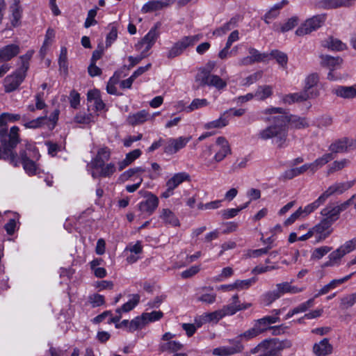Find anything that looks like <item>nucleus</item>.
Wrapping results in <instances>:
<instances>
[{
  "label": "nucleus",
  "instance_id": "f8f14e48",
  "mask_svg": "<svg viewBox=\"0 0 356 356\" xmlns=\"http://www.w3.org/2000/svg\"><path fill=\"white\" fill-rule=\"evenodd\" d=\"M312 235L317 242L326 239L332 232L331 221L321 220L317 225L310 228Z\"/></svg>",
  "mask_w": 356,
  "mask_h": 356
},
{
  "label": "nucleus",
  "instance_id": "cd10ccee",
  "mask_svg": "<svg viewBox=\"0 0 356 356\" xmlns=\"http://www.w3.org/2000/svg\"><path fill=\"white\" fill-rule=\"evenodd\" d=\"M125 251L129 252V254L127 257V261L131 264L140 258V255L143 252V247L140 242L137 241L135 244L127 246Z\"/></svg>",
  "mask_w": 356,
  "mask_h": 356
},
{
  "label": "nucleus",
  "instance_id": "bb28decb",
  "mask_svg": "<svg viewBox=\"0 0 356 356\" xmlns=\"http://www.w3.org/2000/svg\"><path fill=\"white\" fill-rule=\"evenodd\" d=\"M10 11L11 13L10 23L12 26L14 27L19 26L22 14L20 0H12V4L10 6Z\"/></svg>",
  "mask_w": 356,
  "mask_h": 356
},
{
  "label": "nucleus",
  "instance_id": "49530a36",
  "mask_svg": "<svg viewBox=\"0 0 356 356\" xmlns=\"http://www.w3.org/2000/svg\"><path fill=\"white\" fill-rule=\"evenodd\" d=\"M67 50L65 47H61L60 56L58 58V65L60 70L64 74H67L68 72V63H67Z\"/></svg>",
  "mask_w": 356,
  "mask_h": 356
},
{
  "label": "nucleus",
  "instance_id": "f257e3e1",
  "mask_svg": "<svg viewBox=\"0 0 356 356\" xmlns=\"http://www.w3.org/2000/svg\"><path fill=\"white\" fill-rule=\"evenodd\" d=\"M111 156L110 149L107 147H101L98 149L96 156L88 164V170L90 171L93 178L99 177H108L115 171L114 163L105 164Z\"/></svg>",
  "mask_w": 356,
  "mask_h": 356
},
{
  "label": "nucleus",
  "instance_id": "72a5a7b5",
  "mask_svg": "<svg viewBox=\"0 0 356 356\" xmlns=\"http://www.w3.org/2000/svg\"><path fill=\"white\" fill-rule=\"evenodd\" d=\"M183 348L184 345L178 341L161 342L159 344V349L162 352L175 353L181 350Z\"/></svg>",
  "mask_w": 356,
  "mask_h": 356
},
{
  "label": "nucleus",
  "instance_id": "1a4fd4ad",
  "mask_svg": "<svg viewBox=\"0 0 356 356\" xmlns=\"http://www.w3.org/2000/svg\"><path fill=\"white\" fill-rule=\"evenodd\" d=\"M139 193L144 197L145 200L141 201L138 204V209L142 214L149 216L157 209L159 204V200L151 192L140 191Z\"/></svg>",
  "mask_w": 356,
  "mask_h": 356
},
{
  "label": "nucleus",
  "instance_id": "7ed1b4c3",
  "mask_svg": "<svg viewBox=\"0 0 356 356\" xmlns=\"http://www.w3.org/2000/svg\"><path fill=\"white\" fill-rule=\"evenodd\" d=\"M215 154L211 159L207 160V156L211 154V147H208L207 152H204L201 156L206 161L207 166H211L213 163H219L231 154V147L228 140L223 136H219L215 142Z\"/></svg>",
  "mask_w": 356,
  "mask_h": 356
},
{
  "label": "nucleus",
  "instance_id": "4be33fe9",
  "mask_svg": "<svg viewBox=\"0 0 356 356\" xmlns=\"http://www.w3.org/2000/svg\"><path fill=\"white\" fill-rule=\"evenodd\" d=\"M356 147V140L344 138L332 143L330 149L334 152H343Z\"/></svg>",
  "mask_w": 356,
  "mask_h": 356
},
{
  "label": "nucleus",
  "instance_id": "603ef678",
  "mask_svg": "<svg viewBox=\"0 0 356 356\" xmlns=\"http://www.w3.org/2000/svg\"><path fill=\"white\" fill-rule=\"evenodd\" d=\"M20 115L3 113L0 115V127L6 126L8 122H15L20 120Z\"/></svg>",
  "mask_w": 356,
  "mask_h": 356
},
{
  "label": "nucleus",
  "instance_id": "4468645a",
  "mask_svg": "<svg viewBox=\"0 0 356 356\" xmlns=\"http://www.w3.org/2000/svg\"><path fill=\"white\" fill-rule=\"evenodd\" d=\"M191 140V136H180L177 138H170L167 140L164 151L168 154H173L183 149Z\"/></svg>",
  "mask_w": 356,
  "mask_h": 356
},
{
  "label": "nucleus",
  "instance_id": "f704fd0d",
  "mask_svg": "<svg viewBox=\"0 0 356 356\" xmlns=\"http://www.w3.org/2000/svg\"><path fill=\"white\" fill-rule=\"evenodd\" d=\"M261 333H262L261 329L259 328V327H257V325L254 323V326L252 328H250V329L245 331L244 332L240 334L234 339L235 340H239V341L241 343L243 341H250V340L257 337Z\"/></svg>",
  "mask_w": 356,
  "mask_h": 356
},
{
  "label": "nucleus",
  "instance_id": "c756f323",
  "mask_svg": "<svg viewBox=\"0 0 356 356\" xmlns=\"http://www.w3.org/2000/svg\"><path fill=\"white\" fill-rule=\"evenodd\" d=\"M322 45L332 51H343L347 48V46L345 43L342 42L340 40L333 38L329 37L323 41Z\"/></svg>",
  "mask_w": 356,
  "mask_h": 356
},
{
  "label": "nucleus",
  "instance_id": "9b49d317",
  "mask_svg": "<svg viewBox=\"0 0 356 356\" xmlns=\"http://www.w3.org/2000/svg\"><path fill=\"white\" fill-rule=\"evenodd\" d=\"M160 27V24L156 23L149 32L144 36V38L136 44V49L141 51L143 54H146L154 44L159 33L158 29Z\"/></svg>",
  "mask_w": 356,
  "mask_h": 356
},
{
  "label": "nucleus",
  "instance_id": "a19ab883",
  "mask_svg": "<svg viewBox=\"0 0 356 356\" xmlns=\"http://www.w3.org/2000/svg\"><path fill=\"white\" fill-rule=\"evenodd\" d=\"M140 296L138 294L132 295L131 299L124 303L120 308L116 309L117 314H122V312H128L132 310L139 302Z\"/></svg>",
  "mask_w": 356,
  "mask_h": 356
},
{
  "label": "nucleus",
  "instance_id": "774afa93",
  "mask_svg": "<svg viewBox=\"0 0 356 356\" xmlns=\"http://www.w3.org/2000/svg\"><path fill=\"white\" fill-rule=\"evenodd\" d=\"M197 301L206 303L208 305L213 304L216 300V294L214 293H202L197 298Z\"/></svg>",
  "mask_w": 356,
  "mask_h": 356
},
{
  "label": "nucleus",
  "instance_id": "f03ea898",
  "mask_svg": "<svg viewBox=\"0 0 356 356\" xmlns=\"http://www.w3.org/2000/svg\"><path fill=\"white\" fill-rule=\"evenodd\" d=\"M33 53V50H29L24 55L19 58L21 63L20 67L14 73L7 76L4 79L6 89H17L22 83L29 68V61Z\"/></svg>",
  "mask_w": 356,
  "mask_h": 356
},
{
  "label": "nucleus",
  "instance_id": "338daca9",
  "mask_svg": "<svg viewBox=\"0 0 356 356\" xmlns=\"http://www.w3.org/2000/svg\"><path fill=\"white\" fill-rule=\"evenodd\" d=\"M208 104L209 102L206 99H195L186 109L187 112H191L195 109L206 106Z\"/></svg>",
  "mask_w": 356,
  "mask_h": 356
},
{
  "label": "nucleus",
  "instance_id": "a18cd8bd",
  "mask_svg": "<svg viewBox=\"0 0 356 356\" xmlns=\"http://www.w3.org/2000/svg\"><path fill=\"white\" fill-rule=\"evenodd\" d=\"M256 282V279L254 277L247 280H236L234 282L235 291H242L248 289L252 284Z\"/></svg>",
  "mask_w": 356,
  "mask_h": 356
},
{
  "label": "nucleus",
  "instance_id": "052dcab7",
  "mask_svg": "<svg viewBox=\"0 0 356 356\" xmlns=\"http://www.w3.org/2000/svg\"><path fill=\"white\" fill-rule=\"evenodd\" d=\"M146 324L159 321L163 316V313L161 311H153L152 312H145L143 314Z\"/></svg>",
  "mask_w": 356,
  "mask_h": 356
},
{
  "label": "nucleus",
  "instance_id": "c9c22d12",
  "mask_svg": "<svg viewBox=\"0 0 356 356\" xmlns=\"http://www.w3.org/2000/svg\"><path fill=\"white\" fill-rule=\"evenodd\" d=\"M287 3V0H282V1L275 4L264 15L265 22L269 24L273 19H275L279 15L280 10L282 9Z\"/></svg>",
  "mask_w": 356,
  "mask_h": 356
},
{
  "label": "nucleus",
  "instance_id": "13d9d810",
  "mask_svg": "<svg viewBox=\"0 0 356 356\" xmlns=\"http://www.w3.org/2000/svg\"><path fill=\"white\" fill-rule=\"evenodd\" d=\"M146 323L145 321V318L143 317V314L134 318L132 321L129 323V330L130 331H135L138 329H142L146 325Z\"/></svg>",
  "mask_w": 356,
  "mask_h": 356
},
{
  "label": "nucleus",
  "instance_id": "a211bd4d",
  "mask_svg": "<svg viewBox=\"0 0 356 356\" xmlns=\"http://www.w3.org/2000/svg\"><path fill=\"white\" fill-rule=\"evenodd\" d=\"M249 56L241 58L239 60L238 64L240 65H249L256 62H261L265 60L268 57V54L265 53H260L257 49L254 48L248 49Z\"/></svg>",
  "mask_w": 356,
  "mask_h": 356
},
{
  "label": "nucleus",
  "instance_id": "6ab92c4d",
  "mask_svg": "<svg viewBox=\"0 0 356 356\" xmlns=\"http://www.w3.org/2000/svg\"><path fill=\"white\" fill-rule=\"evenodd\" d=\"M150 119L151 114L146 110H141L134 113H130L127 118V122L131 126H137L149 121Z\"/></svg>",
  "mask_w": 356,
  "mask_h": 356
},
{
  "label": "nucleus",
  "instance_id": "a878e982",
  "mask_svg": "<svg viewBox=\"0 0 356 356\" xmlns=\"http://www.w3.org/2000/svg\"><path fill=\"white\" fill-rule=\"evenodd\" d=\"M170 4V0H151L145 3L142 8L141 12L143 13H147L163 9L169 6Z\"/></svg>",
  "mask_w": 356,
  "mask_h": 356
},
{
  "label": "nucleus",
  "instance_id": "9d476101",
  "mask_svg": "<svg viewBox=\"0 0 356 356\" xmlns=\"http://www.w3.org/2000/svg\"><path fill=\"white\" fill-rule=\"evenodd\" d=\"M201 38L200 35L185 36L182 38L169 50L168 57L172 58L181 54L187 47L194 45V44L199 41Z\"/></svg>",
  "mask_w": 356,
  "mask_h": 356
},
{
  "label": "nucleus",
  "instance_id": "e433bc0d",
  "mask_svg": "<svg viewBox=\"0 0 356 356\" xmlns=\"http://www.w3.org/2000/svg\"><path fill=\"white\" fill-rule=\"evenodd\" d=\"M333 159L334 157L331 153L323 154L322 156L316 159L314 162L310 163L311 172L314 174Z\"/></svg>",
  "mask_w": 356,
  "mask_h": 356
},
{
  "label": "nucleus",
  "instance_id": "e2e57ef3",
  "mask_svg": "<svg viewBox=\"0 0 356 356\" xmlns=\"http://www.w3.org/2000/svg\"><path fill=\"white\" fill-rule=\"evenodd\" d=\"M280 297L277 289L275 288V290L268 291L263 295V301L266 305H269Z\"/></svg>",
  "mask_w": 356,
  "mask_h": 356
},
{
  "label": "nucleus",
  "instance_id": "393cba45",
  "mask_svg": "<svg viewBox=\"0 0 356 356\" xmlns=\"http://www.w3.org/2000/svg\"><path fill=\"white\" fill-rule=\"evenodd\" d=\"M313 352L316 356H327L332 353V346L328 339L324 338L314 345Z\"/></svg>",
  "mask_w": 356,
  "mask_h": 356
},
{
  "label": "nucleus",
  "instance_id": "412c9836",
  "mask_svg": "<svg viewBox=\"0 0 356 356\" xmlns=\"http://www.w3.org/2000/svg\"><path fill=\"white\" fill-rule=\"evenodd\" d=\"M18 161H19V163L20 162H22L25 172L29 175H33L38 172L39 167H38V164L35 161H33L29 159V158H28L27 154H26V150L22 151L20 152V161L19 159H18Z\"/></svg>",
  "mask_w": 356,
  "mask_h": 356
},
{
  "label": "nucleus",
  "instance_id": "680f3d73",
  "mask_svg": "<svg viewBox=\"0 0 356 356\" xmlns=\"http://www.w3.org/2000/svg\"><path fill=\"white\" fill-rule=\"evenodd\" d=\"M319 83V76L317 74H311L305 79V89H311L314 87H318Z\"/></svg>",
  "mask_w": 356,
  "mask_h": 356
},
{
  "label": "nucleus",
  "instance_id": "5fc2aeb1",
  "mask_svg": "<svg viewBox=\"0 0 356 356\" xmlns=\"http://www.w3.org/2000/svg\"><path fill=\"white\" fill-rule=\"evenodd\" d=\"M331 250V247L326 245L316 248L312 251L311 259L314 260H319L330 252Z\"/></svg>",
  "mask_w": 356,
  "mask_h": 356
},
{
  "label": "nucleus",
  "instance_id": "473e14b6",
  "mask_svg": "<svg viewBox=\"0 0 356 356\" xmlns=\"http://www.w3.org/2000/svg\"><path fill=\"white\" fill-rule=\"evenodd\" d=\"M344 250L339 246L335 250L332 251L328 256L329 260L323 265L325 267L339 265L341 259L346 255Z\"/></svg>",
  "mask_w": 356,
  "mask_h": 356
},
{
  "label": "nucleus",
  "instance_id": "6e6d98bb",
  "mask_svg": "<svg viewBox=\"0 0 356 356\" xmlns=\"http://www.w3.org/2000/svg\"><path fill=\"white\" fill-rule=\"evenodd\" d=\"M222 205V200H214L207 203L200 202L197 204V209L200 211L215 210Z\"/></svg>",
  "mask_w": 356,
  "mask_h": 356
},
{
  "label": "nucleus",
  "instance_id": "39448f33",
  "mask_svg": "<svg viewBox=\"0 0 356 356\" xmlns=\"http://www.w3.org/2000/svg\"><path fill=\"white\" fill-rule=\"evenodd\" d=\"M19 129L18 127H12L8 134V140H7L6 139L3 144V159L9 161L14 166H17L19 165L17 156L12 150L19 143Z\"/></svg>",
  "mask_w": 356,
  "mask_h": 356
},
{
  "label": "nucleus",
  "instance_id": "4c0bfd02",
  "mask_svg": "<svg viewBox=\"0 0 356 356\" xmlns=\"http://www.w3.org/2000/svg\"><path fill=\"white\" fill-rule=\"evenodd\" d=\"M229 124V120L225 117V113L221 115L219 118L208 122L203 126L205 129H222Z\"/></svg>",
  "mask_w": 356,
  "mask_h": 356
},
{
  "label": "nucleus",
  "instance_id": "2f4dec72",
  "mask_svg": "<svg viewBox=\"0 0 356 356\" xmlns=\"http://www.w3.org/2000/svg\"><path fill=\"white\" fill-rule=\"evenodd\" d=\"M189 175L185 172L175 173L166 181V186L175 190L184 181L189 180Z\"/></svg>",
  "mask_w": 356,
  "mask_h": 356
},
{
  "label": "nucleus",
  "instance_id": "ddd939ff",
  "mask_svg": "<svg viewBox=\"0 0 356 356\" xmlns=\"http://www.w3.org/2000/svg\"><path fill=\"white\" fill-rule=\"evenodd\" d=\"M229 341L232 344V346H224L216 348L212 351L213 355L216 356H229L241 353L244 349V346L239 340L230 339Z\"/></svg>",
  "mask_w": 356,
  "mask_h": 356
},
{
  "label": "nucleus",
  "instance_id": "c85d7f7f",
  "mask_svg": "<svg viewBox=\"0 0 356 356\" xmlns=\"http://www.w3.org/2000/svg\"><path fill=\"white\" fill-rule=\"evenodd\" d=\"M313 97L314 95L312 93L309 94L307 90H300L299 92L286 95L282 100L286 104H291L300 102Z\"/></svg>",
  "mask_w": 356,
  "mask_h": 356
},
{
  "label": "nucleus",
  "instance_id": "864d4df0",
  "mask_svg": "<svg viewBox=\"0 0 356 356\" xmlns=\"http://www.w3.org/2000/svg\"><path fill=\"white\" fill-rule=\"evenodd\" d=\"M356 302V293L344 296L341 299L340 307L342 309H346L355 305Z\"/></svg>",
  "mask_w": 356,
  "mask_h": 356
},
{
  "label": "nucleus",
  "instance_id": "c03bdc74",
  "mask_svg": "<svg viewBox=\"0 0 356 356\" xmlns=\"http://www.w3.org/2000/svg\"><path fill=\"white\" fill-rule=\"evenodd\" d=\"M234 273V269L230 266L223 268L220 273L213 277V281L216 282H221L227 280L233 276Z\"/></svg>",
  "mask_w": 356,
  "mask_h": 356
},
{
  "label": "nucleus",
  "instance_id": "b1692460",
  "mask_svg": "<svg viewBox=\"0 0 356 356\" xmlns=\"http://www.w3.org/2000/svg\"><path fill=\"white\" fill-rule=\"evenodd\" d=\"M275 287L277 289L280 296H282L286 293H300L305 290L304 287H298L297 286L293 285L292 281L278 283L276 284Z\"/></svg>",
  "mask_w": 356,
  "mask_h": 356
},
{
  "label": "nucleus",
  "instance_id": "ea45409f",
  "mask_svg": "<svg viewBox=\"0 0 356 356\" xmlns=\"http://www.w3.org/2000/svg\"><path fill=\"white\" fill-rule=\"evenodd\" d=\"M88 100L92 103L97 111H102L104 108V104L99 97V90H88Z\"/></svg>",
  "mask_w": 356,
  "mask_h": 356
},
{
  "label": "nucleus",
  "instance_id": "bf43d9fd",
  "mask_svg": "<svg viewBox=\"0 0 356 356\" xmlns=\"http://www.w3.org/2000/svg\"><path fill=\"white\" fill-rule=\"evenodd\" d=\"M109 33L106 36V45L109 47L118 38V27L115 24L108 25Z\"/></svg>",
  "mask_w": 356,
  "mask_h": 356
},
{
  "label": "nucleus",
  "instance_id": "69168bd1",
  "mask_svg": "<svg viewBox=\"0 0 356 356\" xmlns=\"http://www.w3.org/2000/svg\"><path fill=\"white\" fill-rule=\"evenodd\" d=\"M88 301L92 307H99L105 303L104 296L98 293L90 295Z\"/></svg>",
  "mask_w": 356,
  "mask_h": 356
},
{
  "label": "nucleus",
  "instance_id": "f3484780",
  "mask_svg": "<svg viewBox=\"0 0 356 356\" xmlns=\"http://www.w3.org/2000/svg\"><path fill=\"white\" fill-rule=\"evenodd\" d=\"M353 199L349 200L347 202L341 206H327L321 211V214L325 218V220L331 221V225L338 218L339 213L345 209L347 206L350 204Z\"/></svg>",
  "mask_w": 356,
  "mask_h": 356
},
{
  "label": "nucleus",
  "instance_id": "423d86ee",
  "mask_svg": "<svg viewBox=\"0 0 356 356\" xmlns=\"http://www.w3.org/2000/svg\"><path fill=\"white\" fill-rule=\"evenodd\" d=\"M262 120L272 122L273 125L286 128L289 113L282 108L271 107L261 111Z\"/></svg>",
  "mask_w": 356,
  "mask_h": 356
},
{
  "label": "nucleus",
  "instance_id": "5701e85b",
  "mask_svg": "<svg viewBox=\"0 0 356 356\" xmlns=\"http://www.w3.org/2000/svg\"><path fill=\"white\" fill-rule=\"evenodd\" d=\"M20 52L19 45L10 44L0 49V62L10 60Z\"/></svg>",
  "mask_w": 356,
  "mask_h": 356
},
{
  "label": "nucleus",
  "instance_id": "0e129e2a",
  "mask_svg": "<svg viewBox=\"0 0 356 356\" xmlns=\"http://www.w3.org/2000/svg\"><path fill=\"white\" fill-rule=\"evenodd\" d=\"M46 120L47 116L39 117L35 120L25 122L24 124V126L26 129H38L42 127V125H43L45 123Z\"/></svg>",
  "mask_w": 356,
  "mask_h": 356
},
{
  "label": "nucleus",
  "instance_id": "0eeeda50",
  "mask_svg": "<svg viewBox=\"0 0 356 356\" xmlns=\"http://www.w3.org/2000/svg\"><path fill=\"white\" fill-rule=\"evenodd\" d=\"M195 80L200 87H215L220 89L227 86L226 82L220 76L211 74L200 68L198 69Z\"/></svg>",
  "mask_w": 356,
  "mask_h": 356
},
{
  "label": "nucleus",
  "instance_id": "aec40b11",
  "mask_svg": "<svg viewBox=\"0 0 356 356\" xmlns=\"http://www.w3.org/2000/svg\"><path fill=\"white\" fill-rule=\"evenodd\" d=\"M159 219L165 225L177 227L179 225V220L175 213L168 208H163L159 211Z\"/></svg>",
  "mask_w": 356,
  "mask_h": 356
},
{
  "label": "nucleus",
  "instance_id": "09e8293b",
  "mask_svg": "<svg viewBox=\"0 0 356 356\" xmlns=\"http://www.w3.org/2000/svg\"><path fill=\"white\" fill-rule=\"evenodd\" d=\"M324 200L323 199V197L321 195L318 197V198L315 200L314 202L307 204L304 208L302 207V213L304 216V218L307 217L309 213L313 212L314 210H316L318 207H320L323 202Z\"/></svg>",
  "mask_w": 356,
  "mask_h": 356
},
{
  "label": "nucleus",
  "instance_id": "4d7b16f0",
  "mask_svg": "<svg viewBox=\"0 0 356 356\" xmlns=\"http://www.w3.org/2000/svg\"><path fill=\"white\" fill-rule=\"evenodd\" d=\"M348 161L346 159H342L341 161H335L331 165L328 166L327 175H330V174L340 170L347 166L348 164Z\"/></svg>",
  "mask_w": 356,
  "mask_h": 356
},
{
  "label": "nucleus",
  "instance_id": "dca6fc26",
  "mask_svg": "<svg viewBox=\"0 0 356 356\" xmlns=\"http://www.w3.org/2000/svg\"><path fill=\"white\" fill-rule=\"evenodd\" d=\"M354 184L352 181L345 182H337L330 186L321 195L324 201L331 195H340L351 188Z\"/></svg>",
  "mask_w": 356,
  "mask_h": 356
},
{
  "label": "nucleus",
  "instance_id": "3c124183",
  "mask_svg": "<svg viewBox=\"0 0 356 356\" xmlns=\"http://www.w3.org/2000/svg\"><path fill=\"white\" fill-rule=\"evenodd\" d=\"M35 105L29 104L27 107L30 111H35L36 109L41 110L46 106L44 103V92H39L35 96Z\"/></svg>",
  "mask_w": 356,
  "mask_h": 356
},
{
  "label": "nucleus",
  "instance_id": "2eb2a0df",
  "mask_svg": "<svg viewBox=\"0 0 356 356\" xmlns=\"http://www.w3.org/2000/svg\"><path fill=\"white\" fill-rule=\"evenodd\" d=\"M320 58L321 65L327 67L330 70L327 74V78L330 80H334L332 72L341 67L343 59L339 56L334 57L329 55H321Z\"/></svg>",
  "mask_w": 356,
  "mask_h": 356
},
{
  "label": "nucleus",
  "instance_id": "8fccbe9b",
  "mask_svg": "<svg viewBox=\"0 0 356 356\" xmlns=\"http://www.w3.org/2000/svg\"><path fill=\"white\" fill-rule=\"evenodd\" d=\"M270 55L276 60L281 67L283 69L286 68L288 56L285 53L278 50H273L271 51Z\"/></svg>",
  "mask_w": 356,
  "mask_h": 356
},
{
  "label": "nucleus",
  "instance_id": "20e7f679",
  "mask_svg": "<svg viewBox=\"0 0 356 356\" xmlns=\"http://www.w3.org/2000/svg\"><path fill=\"white\" fill-rule=\"evenodd\" d=\"M257 137L262 140L274 139L275 143L279 147H282L284 146L286 140L287 128L271 124L260 130L257 134Z\"/></svg>",
  "mask_w": 356,
  "mask_h": 356
},
{
  "label": "nucleus",
  "instance_id": "37998d69",
  "mask_svg": "<svg viewBox=\"0 0 356 356\" xmlns=\"http://www.w3.org/2000/svg\"><path fill=\"white\" fill-rule=\"evenodd\" d=\"M145 170L143 168L138 167L130 168L121 175V179L124 181L132 179L134 176L143 177Z\"/></svg>",
  "mask_w": 356,
  "mask_h": 356
},
{
  "label": "nucleus",
  "instance_id": "58836bf2",
  "mask_svg": "<svg viewBox=\"0 0 356 356\" xmlns=\"http://www.w3.org/2000/svg\"><path fill=\"white\" fill-rule=\"evenodd\" d=\"M322 4L324 8L333 9L339 7H348L353 3L351 0H323Z\"/></svg>",
  "mask_w": 356,
  "mask_h": 356
},
{
  "label": "nucleus",
  "instance_id": "7c9ffc66",
  "mask_svg": "<svg viewBox=\"0 0 356 356\" xmlns=\"http://www.w3.org/2000/svg\"><path fill=\"white\" fill-rule=\"evenodd\" d=\"M275 316H266L264 318L258 319L255 321V324L259 327V328L261 329V332H264L267 326L270 324L275 323L280 321V318L278 315L280 313V310L275 309L274 310Z\"/></svg>",
  "mask_w": 356,
  "mask_h": 356
},
{
  "label": "nucleus",
  "instance_id": "de8ad7c7",
  "mask_svg": "<svg viewBox=\"0 0 356 356\" xmlns=\"http://www.w3.org/2000/svg\"><path fill=\"white\" fill-rule=\"evenodd\" d=\"M236 26V20L234 18L231 19L227 23L221 27L216 29L213 32V35L220 37L225 35L227 31L232 30Z\"/></svg>",
  "mask_w": 356,
  "mask_h": 356
},
{
  "label": "nucleus",
  "instance_id": "6e6552de",
  "mask_svg": "<svg viewBox=\"0 0 356 356\" xmlns=\"http://www.w3.org/2000/svg\"><path fill=\"white\" fill-rule=\"evenodd\" d=\"M326 19L325 15H314L301 24L296 31V34L302 36L311 33L321 28Z\"/></svg>",
  "mask_w": 356,
  "mask_h": 356
},
{
  "label": "nucleus",
  "instance_id": "79ce46f5",
  "mask_svg": "<svg viewBox=\"0 0 356 356\" xmlns=\"http://www.w3.org/2000/svg\"><path fill=\"white\" fill-rule=\"evenodd\" d=\"M288 124L296 129H302L308 127L309 122L305 118L289 114Z\"/></svg>",
  "mask_w": 356,
  "mask_h": 356
}]
</instances>
